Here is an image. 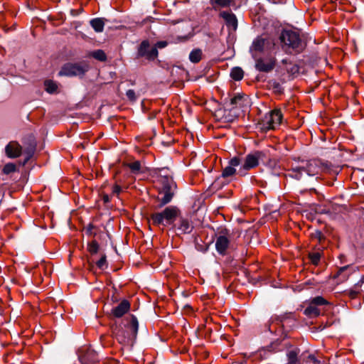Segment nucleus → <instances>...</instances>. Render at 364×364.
<instances>
[{
    "label": "nucleus",
    "mask_w": 364,
    "mask_h": 364,
    "mask_svg": "<svg viewBox=\"0 0 364 364\" xmlns=\"http://www.w3.org/2000/svg\"><path fill=\"white\" fill-rule=\"evenodd\" d=\"M44 85H45L46 90L49 93H53L58 89L57 84L52 80L45 81Z\"/></svg>",
    "instance_id": "cd10ccee"
},
{
    "label": "nucleus",
    "mask_w": 364,
    "mask_h": 364,
    "mask_svg": "<svg viewBox=\"0 0 364 364\" xmlns=\"http://www.w3.org/2000/svg\"><path fill=\"white\" fill-rule=\"evenodd\" d=\"M130 309V303L126 300H122L117 306L114 307L111 314L116 318L122 317Z\"/></svg>",
    "instance_id": "dca6fc26"
},
{
    "label": "nucleus",
    "mask_w": 364,
    "mask_h": 364,
    "mask_svg": "<svg viewBox=\"0 0 364 364\" xmlns=\"http://www.w3.org/2000/svg\"><path fill=\"white\" fill-rule=\"evenodd\" d=\"M350 273H351V272H349V273L348 274V275H346V277H345L343 278V279H346L348 277V276H349V274H350Z\"/></svg>",
    "instance_id": "c03bdc74"
},
{
    "label": "nucleus",
    "mask_w": 364,
    "mask_h": 364,
    "mask_svg": "<svg viewBox=\"0 0 364 364\" xmlns=\"http://www.w3.org/2000/svg\"><path fill=\"white\" fill-rule=\"evenodd\" d=\"M246 100V97L245 95L241 94H237L233 97L230 98V104L233 107H242L244 105V102Z\"/></svg>",
    "instance_id": "412c9836"
},
{
    "label": "nucleus",
    "mask_w": 364,
    "mask_h": 364,
    "mask_svg": "<svg viewBox=\"0 0 364 364\" xmlns=\"http://www.w3.org/2000/svg\"><path fill=\"white\" fill-rule=\"evenodd\" d=\"M90 25L96 32L100 33L104 30L105 21L102 18H96L90 21Z\"/></svg>",
    "instance_id": "4be33fe9"
},
{
    "label": "nucleus",
    "mask_w": 364,
    "mask_h": 364,
    "mask_svg": "<svg viewBox=\"0 0 364 364\" xmlns=\"http://www.w3.org/2000/svg\"><path fill=\"white\" fill-rule=\"evenodd\" d=\"M127 166L130 168L132 173L134 174H137L141 171V163L139 161H135L132 163H129L127 164Z\"/></svg>",
    "instance_id": "c756f323"
},
{
    "label": "nucleus",
    "mask_w": 364,
    "mask_h": 364,
    "mask_svg": "<svg viewBox=\"0 0 364 364\" xmlns=\"http://www.w3.org/2000/svg\"><path fill=\"white\" fill-rule=\"evenodd\" d=\"M350 268V266H349V265L341 267L339 269V270L338 271L337 276L338 277V276L341 275L343 273H344L346 270H348Z\"/></svg>",
    "instance_id": "58836bf2"
},
{
    "label": "nucleus",
    "mask_w": 364,
    "mask_h": 364,
    "mask_svg": "<svg viewBox=\"0 0 364 364\" xmlns=\"http://www.w3.org/2000/svg\"><path fill=\"white\" fill-rule=\"evenodd\" d=\"M104 200L105 202H108L109 201V196H104Z\"/></svg>",
    "instance_id": "37998d69"
},
{
    "label": "nucleus",
    "mask_w": 364,
    "mask_h": 364,
    "mask_svg": "<svg viewBox=\"0 0 364 364\" xmlns=\"http://www.w3.org/2000/svg\"><path fill=\"white\" fill-rule=\"evenodd\" d=\"M89 64L85 61L67 63L61 68L59 75L68 77L82 76L89 70Z\"/></svg>",
    "instance_id": "0eeeda50"
},
{
    "label": "nucleus",
    "mask_w": 364,
    "mask_h": 364,
    "mask_svg": "<svg viewBox=\"0 0 364 364\" xmlns=\"http://www.w3.org/2000/svg\"><path fill=\"white\" fill-rule=\"evenodd\" d=\"M16 170V166L14 163H8L6 164L3 168V172L5 174H9L11 173L15 172Z\"/></svg>",
    "instance_id": "7c9ffc66"
},
{
    "label": "nucleus",
    "mask_w": 364,
    "mask_h": 364,
    "mask_svg": "<svg viewBox=\"0 0 364 364\" xmlns=\"http://www.w3.org/2000/svg\"><path fill=\"white\" fill-rule=\"evenodd\" d=\"M240 163L239 157L235 156L232 158L228 162V166L223 168L221 174L222 177L228 178L235 175L236 173L235 167L240 166Z\"/></svg>",
    "instance_id": "2eb2a0df"
},
{
    "label": "nucleus",
    "mask_w": 364,
    "mask_h": 364,
    "mask_svg": "<svg viewBox=\"0 0 364 364\" xmlns=\"http://www.w3.org/2000/svg\"><path fill=\"white\" fill-rule=\"evenodd\" d=\"M99 244L96 240H92L87 245V250L91 255H95L99 250Z\"/></svg>",
    "instance_id": "c85d7f7f"
},
{
    "label": "nucleus",
    "mask_w": 364,
    "mask_h": 364,
    "mask_svg": "<svg viewBox=\"0 0 364 364\" xmlns=\"http://www.w3.org/2000/svg\"><path fill=\"white\" fill-rule=\"evenodd\" d=\"M214 9L218 8H227L235 5V0H210Z\"/></svg>",
    "instance_id": "aec40b11"
},
{
    "label": "nucleus",
    "mask_w": 364,
    "mask_h": 364,
    "mask_svg": "<svg viewBox=\"0 0 364 364\" xmlns=\"http://www.w3.org/2000/svg\"><path fill=\"white\" fill-rule=\"evenodd\" d=\"M167 46L166 41H159L156 43V46L154 48H164Z\"/></svg>",
    "instance_id": "ea45409f"
},
{
    "label": "nucleus",
    "mask_w": 364,
    "mask_h": 364,
    "mask_svg": "<svg viewBox=\"0 0 364 364\" xmlns=\"http://www.w3.org/2000/svg\"><path fill=\"white\" fill-rule=\"evenodd\" d=\"M283 114L280 109H274L267 114L262 119V128L264 129H274L281 124Z\"/></svg>",
    "instance_id": "1a4fd4ad"
},
{
    "label": "nucleus",
    "mask_w": 364,
    "mask_h": 364,
    "mask_svg": "<svg viewBox=\"0 0 364 364\" xmlns=\"http://www.w3.org/2000/svg\"><path fill=\"white\" fill-rule=\"evenodd\" d=\"M230 76L233 80L239 81L243 78L244 72L240 68L235 67L232 69Z\"/></svg>",
    "instance_id": "393cba45"
},
{
    "label": "nucleus",
    "mask_w": 364,
    "mask_h": 364,
    "mask_svg": "<svg viewBox=\"0 0 364 364\" xmlns=\"http://www.w3.org/2000/svg\"><path fill=\"white\" fill-rule=\"evenodd\" d=\"M97 266L100 269H104L106 267V256L103 255L97 262Z\"/></svg>",
    "instance_id": "e433bc0d"
},
{
    "label": "nucleus",
    "mask_w": 364,
    "mask_h": 364,
    "mask_svg": "<svg viewBox=\"0 0 364 364\" xmlns=\"http://www.w3.org/2000/svg\"><path fill=\"white\" fill-rule=\"evenodd\" d=\"M264 55L253 58L255 60V68L259 72L269 73L274 68L276 58L272 55Z\"/></svg>",
    "instance_id": "9d476101"
},
{
    "label": "nucleus",
    "mask_w": 364,
    "mask_h": 364,
    "mask_svg": "<svg viewBox=\"0 0 364 364\" xmlns=\"http://www.w3.org/2000/svg\"><path fill=\"white\" fill-rule=\"evenodd\" d=\"M122 187L119 184L116 183L113 186L112 193L113 195L119 196V193L122 192Z\"/></svg>",
    "instance_id": "4c0bfd02"
},
{
    "label": "nucleus",
    "mask_w": 364,
    "mask_h": 364,
    "mask_svg": "<svg viewBox=\"0 0 364 364\" xmlns=\"http://www.w3.org/2000/svg\"><path fill=\"white\" fill-rule=\"evenodd\" d=\"M320 169L319 162L317 160L302 161L300 164L293 166L289 170L288 175L299 180L301 178L303 173H306L308 176H315L318 173Z\"/></svg>",
    "instance_id": "20e7f679"
},
{
    "label": "nucleus",
    "mask_w": 364,
    "mask_h": 364,
    "mask_svg": "<svg viewBox=\"0 0 364 364\" xmlns=\"http://www.w3.org/2000/svg\"><path fill=\"white\" fill-rule=\"evenodd\" d=\"M311 303H312L316 306H322L328 304L327 301L322 296L314 297V299H312Z\"/></svg>",
    "instance_id": "2f4dec72"
},
{
    "label": "nucleus",
    "mask_w": 364,
    "mask_h": 364,
    "mask_svg": "<svg viewBox=\"0 0 364 364\" xmlns=\"http://www.w3.org/2000/svg\"><path fill=\"white\" fill-rule=\"evenodd\" d=\"M159 181L161 185L159 194L163 195V197L159 199L160 202L159 208H161L171 201L176 184L171 177L167 176H161Z\"/></svg>",
    "instance_id": "423d86ee"
},
{
    "label": "nucleus",
    "mask_w": 364,
    "mask_h": 364,
    "mask_svg": "<svg viewBox=\"0 0 364 364\" xmlns=\"http://www.w3.org/2000/svg\"><path fill=\"white\" fill-rule=\"evenodd\" d=\"M126 96L132 102L136 100V95L133 90H128L126 92Z\"/></svg>",
    "instance_id": "f704fd0d"
},
{
    "label": "nucleus",
    "mask_w": 364,
    "mask_h": 364,
    "mask_svg": "<svg viewBox=\"0 0 364 364\" xmlns=\"http://www.w3.org/2000/svg\"><path fill=\"white\" fill-rule=\"evenodd\" d=\"M287 364H302L304 362V355L300 354V349L291 346L287 349Z\"/></svg>",
    "instance_id": "f8f14e48"
},
{
    "label": "nucleus",
    "mask_w": 364,
    "mask_h": 364,
    "mask_svg": "<svg viewBox=\"0 0 364 364\" xmlns=\"http://www.w3.org/2000/svg\"><path fill=\"white\" fill-rule=\"evenodd\" d=\"M309 257H310L311 262L314 264H317L320 261L321 255H320V253H318V252H314L312 254H310Z\"/></svg>",
    "instance_id": "72a5a7b5"
},
{
    "label": "nucleus",
    "mask_w": 364,
    "mask_h": 364,
    "mask_svg": "<svg viewBox=\"0 0 364 364\" xmlns=\"http://www.w3.org/2000/svg\"><path fill=\"white\" fill-rule=\"evenodd\" d=\"M364 283V275L361 277L360 280L355 284L354 288H359Z\"/></svg>",
    "instance_id": "a19ab883"
},
{
    "label": "nucleus",
    "mask_w": 364,
    "mask_h": 364,
    "mask_svg": "<svg viewBox=\"0 0 364 364\" xmlns=\"http://www.w3.org/2000/svg\"><path fill=\"white\" fill-rule=\"evenodd\" d=\"M89 55L101 62H104L107 60V55L102 50H94L91 52Z\"/></svg>",
    "instance_id": "a878e982"
},
{
    "label": "nucleus",
    "mask_w": 364,
    "mask_h": 364,
    "mask_svg": "<svg viewBox=\"0 0 364 364\" xmlns=\"http://www.w3.org/2000/svg\"><path fill=\"white\" fill-rule=\"evenodd\" d=\"M203 52L200 48L193 49L189 54V60L193 63H198L202 58Z\"/></svg>",
    "instance_id": "b1692460"
},
{
    "label": "nucleus",
    "mask_w": 364,
    "mask_h": 364,
    "mask_svg": "<svg viewBox=\"0 0 364 364\" xmlns=\"http://www.w3.org/2000/svg\"><path fill=\"white\" fill-rule=\"evenodd\" d=\"M180 214V210L176 206H168L163 211L151 215V220L154 225L167 226L172 225Z\"/></svg>",
    "instance_id": "39448f33"
},
{
    "label": "nucleus",
    "mask_w": 364,
    "mask_h": 364,
    "mask_svg": "<svg viewBox=\"0 0 364 364\" xmlns=\"http://www.w3.org/2000/svg\"><path fill=\"white\" fill-rule=\"evenodd\" d=\"M220 16L225 21L226 26L229 28L232 31H236L237 28V20L233 13L223 11L220 13Z\"/></svg>",
    "instance_id": "f3484780"
},
{
    "label": "nucleus",
    "mask_w": 364,
    "mask_h": 364,
    "mask_svg": "<svg viewBox=\"0 0 364 364\" xmlns=\"http://www.w3.org/2000/svg\"><path fill=\"white\" fill-rule=\"evenodd\" d=\"M320 309L312 303L304 310V314L309 317H316L320 314Z\"/></svg>",
    "instance_id": "5701e85b"
},
{
    "label": "nucleus",
    "mask_w": 364,
    "mask_h": 364,
    "mask_svg": "<svg viewBox=\"0 0 364 364\" xmlns=\"http://www.w3.org/2000/svg\"><path fill=\"white\" fill-rule=\"evenodd\" d=\"M84 230L88 236H95L97 234L95 231L96 228L92 224H89L86 228H85Z\"/></svg>",
    "instance_id": "473e14b6"
},
{
    "label": "nucleus",
    "mask_w": 364,
    "mask_h": 364,
    "mask_svg": "<svg viewBox=\"0 0 364 364\" xmlns=\"http://www.w3.org/2000/svg\"><path fill=\"white\" fill-rule=\"evenodd\" d=\"M264 156L263 151H257L246 156L243 164L240 166L238 174L240 176L246 175L247 171L257 167L259 165V160Z\"/></svg>",
    "instance_id": "6e6552de"
},
{
    "label": "nucleus",
    "mask_w": 364,
    "mask_h": 364,
    "mask_svg": "<svg viewBox=\"0 0 364 364\" xmlns=\"http://www.w3.org/2000/svg\"><path fill=\"white\" fill-rule=\"evenodd\" d=\"M6 154L9 158H16L21 154L22 148L16 141H11L5 148Z\"/></svg>",
    "instance_id": "a211bd4d"
},
{
    "label": "nucleus",
    "mask_w": 364,
    "mask_h": 364,
    "mask_svg": "<svg viewBox=\"0 0 364 364\" xmlns=\"http://www.w3.org/2000/svg\"><path fill=\"white\" fill-rule=\"evenodd\" d=\"M282 50L288 54H298L305 48V43L299 33L293 30L284 29L279 36Z\"/></svg>",
    "instance_id": "f257e3e1"
},
{
    "label": "nucleus",
    "mask_w": 364,
    "mask_h": 364,
    "mask_svg": "<svg viewBox=\"0 0 364 364\" xmlns=\"http://www.w3.org/2000/svg\"><path fill=\"white\" fill-rule=\"evenodd\" d=\"M193 226L191 223L185 218H181L178 230L181 234H188L192 232Z\"/></svg>",
    "instance_id": "6ab92c4d"
},
{
    "label": "nucleus",
    "mask_w": 364,
    "mask_h": 364,
    "mask_svg": "<svg viewBox=\"0 0 364 364\" xmlns=\"http://www.w3.org/2000/svg\"><path fill=\"white\" fill-rule=\"evenodd\" d=\"M139 328L138 321L136 316L131 315L124 323L123 326H116L113 329L117 340L122 344H129L132 343L137 335Z\"/></svg>",
    "instance_id": "f03ea898"
},
{
    "label": "nucleus",
    "mask_w": 364,
    "mask_h": 364,
    "mask_svg": "<svg viewBox=\"0 0 364 364\" xmlns=\"http://www.w3.org/2000/svg\"><path fill=\"white\" fill-rule=\"evenodd\" d=\"M287 61H288L287 59H283L282 60V63L283 65H287L286 69H287V72L291 74H295V73H299V68L298 65H296L295 64L288 63Z\"/></svg>",
    "instance_id": "bb28decb"
},
{
    "label": "nucleus",
    "mask_w": 364,
    "mask_h": 364,
    "mask_svg": "<svg viewBox=\"0 0 364 364\" xmlns=\"http://www.w3.org/2000/svg\"><path fill=\"white\" fill-rule=\"evenodd\" d=\"M274 40L265 34L257 36L250 47V53L252 58H257L262 55H272L274 50Z\"/></svg>",
    "instance_id": "7ed1b4c3"
},
{
    "label": "nucleus",
    "mask_w": 364,
    "mask_h": 364,
    "mask_svg": "<svg viewBox=\"0 0 364 364\" xmlns=\"http://www.w3.org/2000/svg\"><path fill=\"white\" fill-rule=\"evenodd\" d=\"M78 356L82 364H94L99 360L96 351L90 348L81 349Z\"/></svg>",
    "instance_id": "4468645a"
},
{
    "label": "nucleus",
    "mask_w": 364,
    "mask_h": 364,
    "mask_svg": "<svg viewBox=\"0 0 364 364\" xmlns=\"http://www.w3.org/2000/svg\"><path fill=\"white\" fill-rule=\"evenodd\" d=\"M304 362L312 364H319V362L316 360L314 355L309 354L307 358L304 356Z\"/></svg>",
    "instance_id": "c9c22d12"
},
{
    "label": "nucleus",
    "mask_w": 364,
    "mask_h": 364,
    "mask_svg": "<svg viewBox=\"0 0 364 364\" xmlns=\"http://www.w3.org/2000/svg\"><path fill=\"white\" fill-rule=\"evenodd\" d=\"M138 55L148 60H154L158 56V50L156 48L151 47L147 41H144L139 46Z\"/></svg>",
    "instance_id": "ddd939ff"
},
{
    "label": "nucleus",
    "mask_w": 364,
    "mask_h": 364,
    "mask_svg": "<svg viewBox=\"0 0 364 364\" xmlns=\"http://www.w3.org/2000/svg\"><path fill=\"white\" fill-rule=\"evenodd\" d=\"M230 244V234L225 229L218 232L215 239V249L219 255H225Z\"/></svg>",
    "instance_id": "9b49d317"
},
{
    "label": "nucleus",
    "mask_w": 364,
    "mask_h": 364,
    "mask_svg": "<svg viewBox=\"0 0 364 364\" xmlns=\"http://www.w3.org/2000/svg\"><path fill=\"white\" fill-rule=\"evenodd\" d=\"M359 291H357V290H354V289H351L350 291V296L352 297V298H354L358 294Z\"/></svg>",
    "instance_id": "79ce46f5"
}]
</instances>
